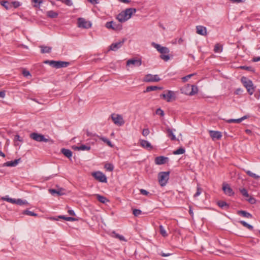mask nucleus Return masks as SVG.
I'll list each match as a JSON object with an SVG mask.
<instances>
[{
  "mask_svg": "<svg viewBox=\"0 0 260 260\" xmlns=\"http://www.w3.org/2000/svg\"><path fill=\"white\" fill-rule=\"evenodd\" d=\"M88 2L91 3L92 4H96L98 3V0H87Z\"/></svg>",
  "mask_w": 260,
  "mask_h": 260,
  "instance_id": "63",
  "label": "nucleus"
},
{
  "mask_svg": "<svg viewBox=\"0 0 260 260\" xmlns=\"http://www.w3.org/2000/svg\"><path fill=\"white\" fill-rule=\"evenodd\" d=\"M105 168L107 171L112 172L114 169V166L112 164L107 163L105 165Z\"/></svg>",
  "mask_w": 260,
  "mask_h": 260,
  "instance_id": "39",
  "label": "nucleus"
},
{
  "mask_svg": "<svg viewBox=\"0 0 260 260\" xmlns=\"http://www.w3.org/2000/svg\"><path fill=\"white\" fill-rule=\"evenodd\" d=\"M125 41H126V39L123 38V39H122V40L121 41H120L116 43H112L110 46L109 50H112V51H117L118 49H119L120 48H121L122 47V46L123 45V44Z\"/></svg>",
  "mask_w": 260,
  "mask_h": 260,
  "instance_id": "11",
  "label": "nucleus"
},
{
  "mask_svg": "<svg viewBox=\"0 0 260 260\" xmlns=\"http://www.w3.org/2000/svg\"><path fill=\"white\" fill-rule=\"evenodd\" d=\"M247 116H244L238 119H230L227 120H226V122L229 123L235 122V123H240L242 122L243 120L247 118Z\"/></svg>",
  "mask_w": 260,
  "mask_h": 260,
  "instance_id": "24",
  "label": "nucleus"
},
{
  "mask_svg": "<svg viewBox=\"0 0 260 260\" xmlns=\"http://www.w3.org/2000/svg\"><path fill=\"white\" fill-rule=\"evenodd\" d=\"M2 200L4 201H6L12 204H14L15 202V199L10 198L7 196H5V197H3Z\"/></svg>",
  "mask_w": 260,
  "mask_h": 260,
  "instance_id": "40",
  "label": "nucleus"
},
{
  "mask_svg": "<svg viewBox=\"0 0 260 260\" xmlns=\"http://www.w3.org/2000/svg\"><path fill=\"white\" fill-rule=\"evenodd\" d=\"M201 193V188L199 187H197V190L196 193L194 194V197H197L199 196Z\"/></svg>",
  "mask_w": 260,
  "mask_h": 260,
  "instance_id": "57",
  "label": "nucleus"
},
{
  "mask_svg": "<svg viewBox=\"0 0 260 260\" xmlns=\"http://www.w3.org/2000/svg\"><path fill=\"white\" fill-rule=\"evenodd\" d=\"M156 114L157 115H159L161 116H164V112L160 108H158L156 110Z\"/></svg>",
  "mask_w": 260,
  "mask_h": 260,
  "instance_id": "54",
  "label": "nucleus"
},
{
  "mask_svg": "<svg viewBox=\"0 0 260 260\" xmlns=\"http://www.w3.org/2000/svg\"><path fill=\"white\" fill-rule=\"evenodd\" d=\"M11 7L13 6V7H14L15 8H17L21 5L20 3L17 1L13 2L12 3H11Z\"/></svg>",
  "mask_w": 260,
  "mask_h": 260,
  "instance_id": "53",
  "label": "nucleus"
},
{
  "mask_svg": "<svg viewBox=\"0 0 260 260\" xmlns=\"http://www.w3.org/2000/svg\"><path fill=\"white\" fill-rule=\"evenodd\" d=\"M166 93H164L160 95L161 98L166 100L168 102H170L172 100H175V94L173 91L167 90L166 91Z\"/></svg>",
  "mask_w": 260,
  "mask_h": 260,
  "instance_id": "6",
  "label": "nucleus"
},
{
  "mask_svg": "<svg viewBox=\"0 0 260 260\" xmlns=\"http://www.w3.org/2000/svg\"><path fill=\"white\" fill-rule=\"evenodd\" d=\"M161 256H163V257H166V256H169L170 255H171V253H164L162 252H161L160 254H159Z\"/></svg>",
  "mask_w": 260,
  "mask_h": 260,
  "instance_id": "61",
  "label": "nucleus"
},
{
  "mask_svg": "<svg viewBox=\"0 0 260 260\" xmlns=\"http://www.w3.org/2000/svg\"><path fill=\"white\" fill-rule=\"evenodd\" d=\"M239 68L240 69L245 70L249 71H250V72H253L254 71V70L253 69V68L251 67L243 66H240Z\"/></svg>",
  "mask_w": 260,
  "mask_h": 260,
  "instance_id": "47",
  "label": "nucleus"
},
{
  "mask_svg": "<svg viewBox=\"0 0 260 260\" xmlns=\"http://www.w3.org/2000/svg\"><path fill=\"white\" fill-rule=\"evenodd\" d=\"M214 51L215 52H220L222 51V47L218 44L215 45Z\"/></svg>",
  "mask_w": 260,
  "mask_h": 260,
  "instance_id": "43",
  "label": "nucleus"
},
{
  "mask_svg": "<svg viewBox=\"0 0 260 260\" xmlns=\"http://www.w3.org/2000/svg\"><path fill=\"white\" fill-rule=\"evenodd\" d=\"M162 89V87H158L157 86H150L147 87L146 90L144 91V92H150L151 91H154V90H156L157 89L160 90Z\"/></svg>",
  "mask_w": 260,
  "mask_h": 260,
  "instance_id": "29",
  "label": "nucleus"
},
{
  "mask_svg": "<svg viewBox=\"0 0 260 260\" xmlns=\"http://www.w3.org/2000/svg\"><path fill=\"white\" fill-rule=\"evenodd\" d=\"M217 204L222 209H227L229 207V205L223 201H218Z\"/></svg>",
  "mask_w": 260,
  "mask_h": 260,
  "instance_id": "32",
  "label": "nucleus"
},
{
  "mask_svg": "<svg viewBox=\"0 0 260 260\" xmlns=\"http://www.w3.org/2000/svg\"><path fill=\"white\" fill-rule=\"evenodd\" d=\"M64 190L62 188L58 189H49V192L52 195L56 194L57 196H61L65 193Z\"/></svg>",
  "mask_w": 260,
  "mask_h": 260,
  "instance_id": "20",
  "label": "nucleus"
},
{
  "mask_svg": "<svg viewBox=\"0 0 260 260\" xmlns=\"http://www.w3.org/2000/svg\"><path fill=\"white\" fill-rule=\"evenodd\" d=\"M222 189L224 192L229 196H232L234 194V192L228 184L223 183Z\"/></svg>",
  "mask_w": 260,
  "mask_h": 260,
  "instance_id": "15",
  "label": "nucleus"
},
{
  "mask_svg": "<svg viewBox=\"0 0 260 260\" xmlns=\"http://www.w3.org/2000/svg\"><path fill=\"white\" fill-rule=\"evenodd\" d=\"M41 48V52L42 53H48L51 51L52 48L51 47L42 45L40 46Z\"/></svg>",
  "mask_w": 260,
  "mask_h": 260,
  "instance_id": "27",
  "label": "nucleus"
},
{
  "mask_svg": "<svg viewBox=\"0 0 260 260\" xmlns=\"http://www.w3.org/2000/svg\"><path fill=\"white\" fill-rule=\"evenodd\" d=\"M241 81L243 85L246 87L248 92L250 94H252L254 92V88L252 81L245 77H242Z\"/></svg>",
  "mask_w": 260,
  "mask_h": 260,
  "instance_id": "3",
  "label": "nucleus"
},
{
  "mask_svg": "<svg viewBox=\"0 0 260 260\" xmlns=\"http://www.w3.org/2000/svg\"><path fill=\"white\" fill-rule=\"evenodd\" d=\"M78 26L79 27L83 28H89L91 26V23L86 21L84 18H79L78 19Z\"/></svg>",
  "mask_w": 260,
  "mask_h": 260,
  "instance_id": "9",
  "label": "nucleus"
},
{
  "mask_svg": "<svg viewBox=\"0 0 260 260\" xmlns=\"http://www.w3.org/2000/svg\"><path fill=\"white\" fill-rule=\"evenodd\" d=\"M136 10L133 8H128L122 11L117 15L116 18L120 22H124L128 20Z\"/></svg>",
  "mask_w": 260,
  "mask_h": 260,
  "instance_id": "1",
  "label": "nucleus"
},
{
  "mask_svg": "<svg viewBox=\"0 0 260 260\" xmlns=\"http://www.w3.org/2000/svg\"><path fill=\"white\" fill-rule=\"evenodd\" d=\"M61 152L65 156L69 158L72 156V152L69 149L62 148L61 149Z\"/></svg>",
  "mask_w": 260,
  "mask_h": 260,
  "instance_id": "25",
  "label": "nucleus"
},
{
  "mask_svg": "<svg viewBox=\"0 0 260 260\" xmlns=\"http://www.w3.org/2000/svg\"><path fill=\"white\" fill-rule=\"evenodd\" d=\"M209 134L213 141L220 140L222 137L221 133L219 131H209Z\"/></svg>",
  "mask_w": 260,
  "mask_h": 260,
  "instance_id": "16",
  "label": "nucleus"
},
{
  "mask_svg": "<svg viewBox=\"0 0 260 260\" xmlns=\"http://www.w3.org/2000/svg\"><path fill=\"white\" fill-rule=\"evenodd\" d=\"M166 130L168 133V136L170 137L172 140H175L176 138L175 135L173 134V130L169 127H167Z\"/></svg>",
  "mask_w": 260,
  "mask_h": 260,
  "instance_id": "30",
  "label": "nucleus"
},
{
  "mask_svg": "<svg viewBox=\"0 0 260 260\" xmlns=\"http://www.w3.org/2000/svg\"><path fill=\"white\" fill-rule=\"evenodd\" d=\"M142 64L141 59L132 58L128 59L126 62V66L133 65L136 67H140Z\"/></svg>",
  "mask_w": 260,
  "mask_h": 260,
  "instance_id": "13",
  "label": "nucleus"
},
{
  "mask_svg": "<svg viewBox=\"0 0 260 260\" xmlns=\"http://www.w3.org/2000/svg\"><path fill=\"white\" fill-rule=\"evenodd\" d=\"M113 234L114 235V237L115 238L118 239L120 241H126L125 238L122 235L117 234L115 232H113Z\"/></svg>",
  "mask_w": 260,
  "mask_h": 260,
  "instance_id": "36",
  "label": "nucleus"
},
{
  "mask_svg": "<svg viewBox=\"0 0 260 260\" xmlns=\"http://www.w3.org/2000/svg\"><path fill=\"white\" fill-rule=\"evenodd\" d=\"M197 33L202 36L207 35V28L206 27L202 25H198L196 26Z\"/></svg>",
  "mask_w": 260,
  "mask_h": 260,
  "instance_id": "18",
  "label": "nucleus"
},
{
  "mask_svg": "<svg viewBox=\"0 0 260 260\" xmlns=\"http://www.w3.org/2000/svg\"><path fill=\"white\" fill-rule=\"evenodd\" d=\"M68 213L71 215H75V213L73 210H69Z\"/></svg>",
  "mask_w": 260,
  "mask_h": 260,
  "instance_id": "64",
  "label": "nucleus"
},
{
  "mask_svg": "<svg viewBox=\"0 0 260 260\" xmlns=\"http://www.w3.org/2000/svg\"><path fill=\"white\" fill-rule=\"evenodd\" d=\"M239 223H240L241 224H242L244 226L246 227L248 229H249L250 230H252L253 226L247 223L246 222L243 221V220L239 221Z\"/></svg>",
  "mask_w": 260,
  "mask_h": 260,
  "instance_id": "37",
  "label": "nucleus"
},
{
  "mask_svg": "<svg viewBox=\"0 0 260 260\" xmlns=\"http://www.w3.org/2000/svg\"><path fill=\"white\" fill-rule=\"evenodd\" d=\"M62 3L68 6H71L73 5V3L71 0H63Z\"/></svg>",
  "mask_w": 260,
  "mask_h": 260,
  "instance_id": "55",
  "label": "nucleus"
},
{
  "mask_svg": "<svg viewBox=\"0 0 260 260\" xmlns=\"http://www.w3.org/2000/svg\"><path fill=\"white\" fill-rule=\"evenodd\" d=\"M152 45L161 54H168L170 52L169 48H168L166 47L161 46L160 45L156 44L155 43H152Z\"/></svg>",
  "mask_w": 260,
  "mask_h": 260,
  "instance_id": "12",
  "label": "nucleus"
},
{
  "mask_svg": "<svg viewBox=\"0 0 260 260\" xmlns=\"http://www.w3.org/2000/svg\"><path fill=\"white\" fill-rule=\"evenodd\" d=\"M140 193L143 195L147 196L149 192L144 189H141L140 190Z\"/></svg>",
  "mask_w": 260,
  "mask_h": 260,
  "instance_id": "58",
  "label": "nucleus"
},
{
  "mask_svg": "<svg viewBox=\"0 0 260 260\" xmlns=\"http://www.w3.org/2000/svg\"><path fill=\"white\" fill-rule=\"evenodd\" d=\"M46 15H47V17H48L49 18H56L58 16V14L56 12H55L52 10H50L46 12Z\"/></svg>",
  "mask_w": 260,
  "mask_h": 260,
  "instance_id": "28",
  "label": "nucleus"
},
{
  "mask_svg": "<svg viewBox=\"0 0 260 260\" xmlns=\"http://www.w3.org/2000/svg\"><path fill=\"white\" fill-rule=\"evenodd\" d=\"M187 89H188L189 92H186L185 94H189L190 95H194L198 92V88L194 85H188L187 86Z\"/></svg>",
  "mask_w": 260,
  "mask_h": 260,
  "instance_id": "17",
  "label": "nucleus"
},
{
  "mask_svg": "<svg viewBox=\"0 0 260 260\" xmlns=\"http://www.w3.org/2000/svg\"><path fill=\"white\" fill-rule=\"evenodd\" d=\"M185 152V149L183 148H179L177 150L173 152V154L175 155L182 154L184 153Z\"/></svg>",
  "mask_w": 260,
  "mask_h": 260,
  "instance_id": "38",
  "label": "nucleus"
},
{
  "mask_svg": "<svg viewBox=\"0 0 260 260\" xmlns=\"http://www.w3.org/2000/svg\"><path fill=\"white\" fill-rule=\"evenodd\" d=\"M23 214L29 215V216H37V214L33 212L30 211L29 210H25L23 211Z\"/></svg>",
  "mask_w": 260,
  "mask_h": 260,
  "instance_id": "44",
  "label": "nucleus"
},
{
  "mask_svg": "<svg viewBox=\"0 0 260 260\" xmlns=\"http://www.w3.org/2000/svg\"><path fill=\"white\" fill-rule=\"evenodd\" d=\"M160 57L161 59H163L164 60H165L166 61H167L170 58V56L169 55L164 54H161L160 56Z\"/></svg>",
  "mask_w": 260,
  "mask_h": 260,
  "instance_id": "50",
  "label": "nucleus"
},
{
  "mask_svg": "<svg viewBox=\"0 0 260 260\" xmlns=\"http://www.w3.org/2000/svg\"><path fill=\"white\" fill-rule=\"evenodd\" d=\"M2 6L4 7L7 10L11 8V4L9 2L6 1H2L1 2Z\"/></svg>",
  "mask_w": 260,
  "mask_h": 260,
  "instance_id": "33",
  "label": "nucleus"
},
{
  "mask_svg": "<svg viewBox=\"0 0 260 260\" xmlns=\"http://www.w3.org/2000/svg\"><path fill=\"white\" fill-rule=\"evenodd\" d=\"M70 64L69 62L62 61H56L55 68L59 69L68 67Z\"/></svg>",
  "mask_w": 260,
  "mask_h": 260,
  "instance_id": "21",
  "label": "nucleus"
},
{
  "mask_svg": "<svg viewBox=\"0 0 260 260\" xmlns=\"http://www.w3.org/2000/svg\"><path fill=\"white\" fill-rule=\"evenodd\" d=\"M27 202L26 201H23L20 199H15V202L14 204L19 205H22L25 204H27Z\"/></svg>",
  "mask_w": 260,
  "mask_h": 260,
  "instance_id": "42",
  "label": "nucleus"
},
{
  "mask_svg": "<svg viewBox=\"0 0 260 260\" xmlns=\"http://www.w3.org/2000/svg\"><path fill=\"white\" fill-rule=\"evenodd\" d=\"M22 74H23V76H25V77H27V76H29L30 75L29 72L28 71H26V70H24L23 71Z\"/></svg>",
  "mask_w": 260,
  "mask_h": 260,
  "instance_id": "60",
  "label": "nucleus"
},
{
  "mask_svg": "<svg viewBox=\"0 0 260 260\" xmlns=\"http://www.w3.org/2000/svg\"><path fill=\"white\" fill-rule=\"evenodd\" d=\"M73 148L76 150L88 151L90 149L91 147L85 145H82L80 146H74Z\"/></svg>",
  "mask_w": 260,
  "mask_h": 260,
  "instance_id": "26",
  "label": "nucleus"
},
{
  "mask_svg": "<svg viewBox=\"0 0 260 260\" xmlns=\"http://www.w3.org/2000/svg\"><path fill=\"white\" fill-rule=\"evenodd\" d=\"M246 172L247 175H248L249 176H250L253 178H259V176L258 175H256L254 173H253L252 172H251L250 171H247Z\"/></svg>",
  "mask_w": 260,
  "mask_h": 260,
  "instance_id": "49",
  "label": "nucleus"
},
{
  "mask_svg": "<svg viewBox=\"0 0 260 260\" xmlns=\"http://www.w3.org/2000/svg\"><path fill=\"white\" fill-rule=\"evenodd\" d=\"M95 196H96L98 200L102 203H106L109 201V200L106 197L100 194H96Z\"/></svg>",
  "mask_w": 260,
  "mask_h": 260,
  "instance_id": "31",
  "label": "nucleus"
},
{
  "mask_svg": "<svg viewBox=\"0 0 260 260\" xmlns=\"http://www.w3.org/2000/svg\"><path fill=\"white\" fill-rule=\"evenodd\" d=\"M46 64H49L50 66L55 68L56 61L54 60H45L44 62Z\"/></svg>",
  "mask_w": 260,
  "mask_h": 260,
  "instance_id": "48",
  "label": "nucleus"
},
{
  "mask_svg": "<svg viewBox=\"0 0 260 260\" xmlns=\"http://www.w3.org/2000/svg\"><path fill=\"white\" fill-rule=\"evenodd\" d=\"M160 80V79L158 75L150 74L146 75L144 78V81L146 82H158Z\"/></svg>",
  "mask_w": 260,
  "mask_h": 260,
  "instance_id": "10",
  "label": "nucleus"
},
{
  "mask_svg": "<svg viewBox=\"0 0 260 260\" xmlns=\"http://www.w3.org/2000/svg\"><path fill=\"white\" fill-rule=\"evenodd\" d=\"M169 161V158L164 156H157L155 158L154 161L156 165H161L167 163Z\"/></svg>",
  "mask_w": 260,
  "mask_h": 260,
  "instance_id": "14",
  "label": "nucleus"
},
{
  "mask_svg": "<svg viewBox=\"0 0 260 260\" xmlns=\"http://www.w3.org/2000/svg\"><path fill=\"white\" fill-rule=\"evenodd\" d=\"M99 138L102 141H103L104 142L106 143L109 146H110L111 147H113V146L112 143L111 142V141L109 139H107L106 138L103 137H99Z\"/></svg>",
  "mask_w": 260,
  "mask_h": 260,
  "instance_id": "34",
  "label": "nucleus"
},
{
  "mask_svg": "<svg viewBox=\"0 0 260 260\" xmlns=\"http://www.w3.org/2000/svg\"><path fill=\"white\" fill-rule=\"evenodd\" d=\"M30 138L37 142H48L49 141V139H46L44 137L43 135L37 133H32L30 134Z\"/></svg>",
  "mask_w": 260,
  "mask_h": 260,
  "instance_id": "5",
  "label": "nucleus"
},
{
  "mask_svg": "<svg viewBox=\"0 0 260 260\" xmlns=\"http://www.w3.org/2000/svg\"><path fill=\"white\" fill-rule=\"evenodd\" d=\"M194 74H189L188 75H187L185 77H183L182 78V80L183 82H185L188 81L189 79H190L192 76H193Z\"/></svg>",
  "mask_w": 260,
  "mask_h": 260,
  "instance_id": "52",
  "label": "nucleus"
},
{
  "mask_svg": "<svg viewBox=\"0 0 260 260\" xmlns=\"http://www.w3.org/2000/svg\"><path fill=\"white\" fill-rule=\"evenodd\" d=\"M237 214L239 215H240L243 217H245L247 218H251L252 217V215L250 213L247 212V211H244V210L238 211Z\"/></svg>",
  "mask_w": 260,
  "mask_h": 260,
  "instance_id": "22",
  "label": "nucleus"
},
{
  "mask_svg": "<svg viewBox=\"0 0 260 260\" xmlns=\"http://www.w3.org/2000/svg\"><path fill=\"white\" fill-rule=\"evenodd\" d=\"M14 140L15 141H20V142H22V139L18 135H16L15 136Z\"/></svg>",
  "mask_w": 260,
  "mask_h": 260,
  "instance_id": "59",
  "label": "nucleus"
},
{
  "mask_svg": "<svg viewBox=\"0 0 260 260\" xmlns=\"http://www.w3.org/2000/svg\"><path fill=\"white\" fill-rule=\"evenodd\" d=\"M170 172H160L158 174V180L160 186H165L169 179Z\"/></svg>",
  "mask_w": 260,
  "mask_h": 260,
  "instance_id": "2",
  "label": "nucleus"
},
{
  "mask_svg": "<svg viewBox=\"0 0 260 260\" xmlns=\"http://www.w3.org/2000/svg\"><path fill=\"white\" fill-rule=\"evenodd\" d=\"M248 201L251 204H254V203H255V199L253 198H249L248 199Z\"/></svg>",
  "mask_w": 260,
  "mask_h": 260,
  "instance_id": "62",
  "label": "nucleus"
},
{
  "mask_svg": "<svg viewBox=\"0 0 260 260\" xmlns=\"http://www.w3.org/2000/svg\"><path fill=\"white\" fill-rule=\"evenodd\" d=\"M92 176L98 181L101 182H107V179L106 175L100 171H96L92 173Z\"/></svg>",
  "mask_w": 260,
  "mask_h": 260,
  "instance_id": "7",
  "label": "nucleus"
},
{
  "mask_svg": "<svg viewBox=\"0 0 260 260\" xmlns=\"http://www.w3.org/2000/svg\"><path fill=\"white\" fill-rule=\"evenodd\" d=\"M140 145L144 148L148 150H151L153 148L151 144L148 141L145 140H140Z\"/></svg>",
  "mask_w": 260,
  "mask_h": 260,
  "instance_id": "19",
  "label": "nucleus"
},
{
  "mask_svg": "<svg viewBox=\"0 0 260 260\" xmlns=\"http://www.w3.org/2000/svg\"><path fill=\"white\" fill-rule=\"evenodd\" d=\"M31 2L34 3V7L35 8H39L40 5L43 3V0H31Z\"/></svg>",
  "mask_w": 260,
  "mask_h": 260,
  "instance_id": "35",
  "label": "nucleus"
},
{
  "mask_svg": "<svg viewBox=\"0 0 260 260\" xmlns=\"http://www.w3.org/2000/svg\"><path fill=\"white\" fill-rule=\"evenodd\" d=\"M142 213V211L139 209H134L133 210V213L135 216H138Z\"/></svg>",
  "mask_w": 260,
  "mask_h": 260,
  "instance_id": "51",
  "label": "nucleus"
},
{
  "mask_svg": "<svg viewBox=\"0 0 260 260\" xmlns=\"http://www.w3.org/2000/svg\"><path fill=\"white\" fill-rule=\"evenodd\" d=\"M105 26L108 29H112L116 31L120 30L122 29L121 24L116 23L113 21L107 22L105 24Z\"/></svg>",
  "mask_w": 260,
  "mask_h": 260,
  "instance_id": "8",
  "label": "nucleus"
},
{
  "mask_svg": "<svg viewBox=\"0 0 260 260\" xmlns=\"http://www.w3.org/2000/svg\"><path fill=\"white\" fill-rule=\"evenodd\" d=\"M240 191L244 197L246 198L249 197V194L247 192V190L245 188L240 189Z\"/></svg>",
  "mask_w": 260,
  "mask_h": 260,
  "instance_id": "45",
  "label": "nucleus"
},
{
  "mask_svg": "<svg viewBox=\"0 0 260 260\" xmlns=\"http://www.w3.org/2000/svg\"><path fill=\"white\" fill-rule=\"evenodd\" d=\"M20 161V158L15 159L14 161H7L4 164L3 166L5 167H15L16 166Z\"/></svg>",
  "mask_w": 260,
  "mask_h": 260,
  "instance_id": "23",
  "label": "nucleus"
},
{
  "mask_svg": "<svg viewBox=\"0 0 260 260\" xmlns=\"http://www.w3.org/2000/svg\"><path fill=\"white\" fill-rule=\"evenodd\" d=\"M60 218L63 219L67 221H75L76 219L74 217H66L64 216H59Z\"/></svg>",
  "mask_w": 260,
  "mask_h": 260,
  "instance_id": "46",
  "label": "nucleus"
},
{
  "mask_svg": "<svg viewBox=\"0 0 260 260\" xmlns=\"http://www.w3.org/2000/svg\"><path fill=\"white\" fill-rule=\"evenodd\" d=\"M149 133H150V132H149V129L145 128L143 130L142 135L146 137L147 136H148L149 135Z\"/></svg>",
  "mask_w": 260,
  "mask_h": 260,
  "instance_id": "56",
  "label": "nucleus"
},
{
  "mask_svg": "<svg viewBox=\"0 0 260 260\" xmlns=\"http://www.w3.org/2000/svg\"><path fill=\"white\" fill-rule=\"evenodd\" d=\"M111 118L114 123L118 126H121L124 124V120L122 116L118 114H112Z\"/></svg>",
  "mask_w": 260,
  "mask_h": 260,
  "instance_id": "4",
  "label": "nucleus"
},
{
  "mask_svg": "<svg viewBox=\"0 0 260 260\" xmlns=\"http://www.w3.org/2000/svg\"><path fill=\"white\" fill-rule=\"evenodd\" d=\"M159 232H160V234L163 237H166L168 235L165 229H164L163 226L161 225H159Z\"/></svg>",
  "mask_w": 260,
  "mask_h": 260,
  "instance_id": "41",
  "label": "nucleus"
}]
</instances>
